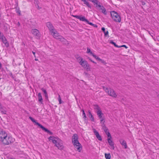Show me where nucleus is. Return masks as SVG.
<instances>
[{
	"mask_svg": "<svg viewBox=\"0 0 159 159\" xmlns=\"http://www.w3.org/2000/svg\"><path fill=\"white\" fill-rule=\"evenodd\" d=\"M48 139L49 141H51L52 143L55 144L56 146L59 149L62 150L64 146L63 145L62 141L58 138H55L53 136H50Z\"/></svg>",
	"mask_w": 159,
	"mask_h": 159,
	"instance_id": "f257e3e1",
	"label": "nucleus"
},
{
	"mask_svg": "<svg viewBox=\"0 0 159 159\" xmlns=\"http://www.w3.org/2000/svg\"><path fill=\"white\" fill-rule=\"evenodd\" d=\"M72 141L76 150L79 152H81L82 150V146L79 141L78 137L77 134H74L72 136Z\"/></svg>",
	"mask_w": 159,
	"mask_h": 159,
	"instance_id": "f03ea898",
	"label": "nucleus"
},
{
	"mask_svg": "<svg viewBox=\"0 0 159 159\" xmlns=\"http://www.w3.org/2000/svg\"><path fill=\"white\" fill-rule=\"evenodd\" d=\"M76 58L79 64L84 68L86 69L87 71L90 70V67L88 62L85 60H83L82 57L78 56Z\"/></svg>",
	"mask_w": 159,
	"mask_h": 159,
	"instance_id": "7ed1b4c3",
	"label": "nucleus"
},
{
	"mask_svg": "<svg viewBox=\"0 0 159 159\" xmlns=\"http://www.w3.org/2000/svg\"><path fill=\"white\" fill-rule=\"evenodd\" d=\"M14 141V139H13L11 136L8 135L7 134L6 136L1 141L4 144L8 145L13 142Z\"/></svg>",
	"mask_w": 159,
	"mask_h": 159,
	"instance_id": "20e7f679",
	"label": "nucleus"
},
{
	"mask_svg": "<svg viewBox=\"0 0 159 159\" xmlns=\"http://www.w3.org/2000/svg\"><path fill=\"white\" fill-rule=\"evenodd\" d=\"M103 89L108 94V95L113 98H116L117 97V95L113 89L111 88H105L104 87H103Z\"/></svg>",
	"mask_w": 159,
	"mask_h": 159,
	"instance_id": "39448f33",
	"label": "nucleus"
},
{
	"mask_svg": "<svg viewBox=\"0 0 159 159\" xmlns=\"http://www.w3.org/2000/svg\"><path fill=\"white\" fill-rule=\"evenodd\" d=\"M111 16L112 18L116 22H120L121 21L120 16L116 11H112L111 12Z\"/></svg>",
	"mask_w": 159,
	"mask_h": 159,
	"instance_id": "423d86ee",
	"label": "nucleus"
},
{
	"mask_svg": "<svg viewBox=\"0 0 159 159\" xmlns=\"http://www.w3.org/2000/svg\"><path fill=\"white\" fill-rule=\"evenodd\" d=\"M96 7L99 8V10L101 11L104 15H106L107 14V12L106 10L103 6L98 5V6H96Z\"/></svg>",
	"mask_w": 159,
	"mask_h": 159,
	"instance_id": "0eeeda50",
	"label": "nucleus"
},
{
	"mask_svg": "<svg viewBox=\"0 0 159 159\" xmlns=\"http://www.w3.org/2000/svg\"><path fill=\"white\" fill-rule=\"evenodd\" d=\"M51 33L52 34V36L54 38L58 40H59V38H60V36H61L59 34L56 30H53Z\"/></svg>",
	"mask_w": 159,
	"mask_h": 159,
	"instance_id": "6e6552de",
	"label": "nucleus"
},
{
	"mask_svg": "<svg viewBox=\"0 0 159 159\" xmlns=\"http://www.w3.org/2000/svg\"><path fill=\"white\" fill-rule=\"evenodd\" d=\"M7 134L2 129H0V140H2L6 136Z\"/></svg>",
	"mask_w": 159,
	"mask_h": 159,
	"instance_id": "1a4fd4ad",
	"label": "nucleus"
},
{
	"mask_svg": "<svg viewBox=\"0 0 159 159\" xmlns=\"http://www.w3.org/2000/svg\"><path fill=\"white\" fill-rule=\"evenodd\" d=\"M31 33L36 38H39L40 36V33L39 31L36 29H33L31 30Z\"/></svg>",
	"mask_w": 159,
	"mask_h": 159,
	"instance_id": "9d476101",
	"label": "nucleus"
},
{
	"mask_svg": "<svg viewBox=\"0 0 159 159\" xmlns=\"http://www.w3.org/2000/svg\"><path fill=\"white\" fill-rule=\"evenodd\" d=\"M46 26L49 29L51 33L55 30L52 24L50 22H48L46 23Z\"/></svg>",
	"mask_w": 159,
	"mask_h": 159,
	"instance_id": "9b49d317",
	"label": "nucleus"
},
{
	"mask_svg": "<svg viewBox=\"0 0 159 159\" xmlns=\"http://www.w3.org/2000/svg\"><path fill=\"white\" fill-rule=\"evenodd\" d=\"M111 138H108L107 139L108 142L111 146V148L112 149H114L115 147L114 146V144L113 141L111 140Z\"/></svg>",
	"mask_w": 159,
	"mask_h": 159,
	"instance_id": "f8f14e48",
	"label": "nucleus"
},
{
	"mask_svg": "<svg viewBox=\"0 0 159 159\" xmlns=\"http://www.w3.org/2000/svg\"><path fill=\"white\" fill-rule=\"evenodd\" d=\"M94 133L95 135L96 136V137H97V139L99 140L102 141V138H101V136L99 135L98 132L96 130H94Z\"/></svg>",
	"mask_w": 159,
	"mask_h": 159,
	"instance_id": "ddd939ff",
	"label": "nucleus"
},
{
	"mask_svg": "<svg viewBox=\"0 0 159 159\" xmlns=\"http://www.w3.org/2000/svg\"><path fill=\"white\" fill-rule=\"evenodd\" d=\"M119 142L123 146H124L125 148L126 149L127 148L126 143L125 140L123 139H120L119 140Z\"/></svg>",
	"mask_w": 159,
	"mask_h": 159,
	"instance_id": "4468645a",
	"label": "nucleus"
},
{
	"mask_svg": "<svg viewBox=\"0 0 159 159\" xmlns=\"http://www.w3.org/2000/svg\"><path fill=\"white\" fill-rule=\"evenodd\" d=\"M93 108L96 111L97 113L102 111L101 108L97 105H93Z\"/></svg>",
	"mask_w": 159,
	"mask_h": 159,
	"instance_id": "2eb2a0df",
	"label": "nucleus"
},
{
	"mask_svg": "<svg viewBox=\"0 0 159 159\" xmlns=\"http://www.w3.org/2000/svg\"><path fill=\"white\" fill-rule=\"evenodd\" d=\"M29 119L34 123H35V124L38 125L39 127L40 128H41V126H42L41 125L37 122L34 119H33L32 117L30 116L29 117Z\"/></svg>",
	"mask_w": 159,
	"mask_h": 159,
	"instance_id": "dca6fc26",
	"label": "nucleus"
},
{
	"mask_svg": "<svg viewBox=\"0 0 159 159\" xmlns=\"http://www.w3.org/2000/svg\"><path fill=\"white\" fill-rule=\"evenodd\" d=\"M73 16L75 17L77 19H79L80 20L84 21L85 20V18L84 16L81 17L80 16L77 15Z\"/></svg>",
	"mask_w": 159,
	"mask_h": 159,
	"instance_id": "f3484780",
	"label": "nucleus"
},
{
	"mask_svg": "<svg viewBox=\"0 0 159 159\" xmlns=\"http://www.w3.org/2000/svg\"><path fill=\"white\" fill-rule=\"evenodd\" d=\"M1 39L2 40L3 43L5 44L6 47H8L9 46V43L4 36Z\"/></svg>",
	"mask_w": 159,
	"mask_h": 159,
	"instance_id": "a211bd4d",
	"label": "nucleus"
},
{
	"mask_svg": "<svg viewBox=\"0 0 159 159\" xmlns=\"http://www.w3.org/2000/svg\"><path fill=\"white\" fill-rule=\"evenodd\" d=\"M41 128L43 130V131H45V132H46L47 133L49 134L50 135H52L53 134V133L52 132L50 131L48 129L45 128L43 126H41Z\"/></svg>",
	"mask_w": 159,
	"mask_h": 159,
	"instance_id": "6ab92c4d",
	"label": "nucleus"
},
{
	"mask_svg": "<svg viewBox=\"0 0 159 159\" xmlns=\"http://www.w3.org/2000/svg\"><path fill=\"white\" fill-rule=\"evenodd\" d=\"M60 38H59V40L63 43L64 44H66L67 42V41L66 39H65L62 36H60Z\"/></svg>",
	"mask_w": 159,
	"mask_h": 159,
	"instance_id": "aec40b11",
	"label": "nucleus"
},
{
	"mask_svg": "<svg viewBox=\"0 0 159 159\" xmlns=\"http://www.w3.org/2000/svg\"><path fill=\"white\" fill-rule=\"evenodd\" d=\"M88 116H89V117L90 118L91 120L92 121H94V118L93 116L92 115V113H91V111L89 110L88 111Z\"/></svg>",
	"mask_w": 159,
	"mask_h": 159,
	"instance_id": "412c9836",
	"label": "nucleus"
},
{
	"mask_svg": "<svg viewBox=\"0 0 159 159\" xmlns=\"http://www.w3.org/2000/svg\"><path fill=\"white\" fill-rule=\"evenodd\" d=\"M102 129L104 130L106 134H107V132H109L108 128L106 126L105 124L103 123L102 125Z\"/></svg>",
	"mask_w": 159,
	"mask_h": 159,
	"instance_id": "4be33fe9",
	"label": "nucleus"
},
{
	"mask_svg": "<svg viewBox=\"0 0 159 159\" xmlns=\"http://www.w3.org/2000/svg\"><path fill=\"white\" fill-rule=\"evenodd\" d=\"M84 21L86 22L88 24L93 26L94 27L97 28L98 27V26L97 25L94 24L91 22H90L87 19H85V20Z\"/></svg>",
	"mask_w": 159,
	"mask_h": 159,
	"instance_id": "5701e85b",
	"label": "nucleus"
},
{
	"mask_svg": "<svg viewBox=\"0 0 159 159\" xmlns=\"http://www.w3.org/2000/svg\"><path fill=\"white\" fill-rule=\"evenodd\" d=\"M102 30L105 36H108V37H109V36L108 35V32L107 30L106 31L105 29V28L104 27H102Z\"/></svg>",
	"mask_w": 159,
	"mask_h": 159,
	"instance_id": "b1692460",
	"label": "nucleus"
},
{
	"mask_svg": "<svg viewBox=\"0 0 159 159\" xmlns=\"http://www.w3.org/2000/svg\"><path fill=\"white\" fill-rule=\"evenodd\" d=\"M81 1H83L84 2V3L88 7L90 8H91V7L89 2L86 0H81Z\"/></svg>",
	"mask_w": 159,
	"mask_h": 159,
	"instance_id": "393cba45",
	"label": "nucleus"
},
{
	"mask_svg": "<svg viewBox=\"0 0 159 159\" xmlns=\"http://www.w3.org/2000/svg\"><path fill=\"white\" fill-rule=\"evenodd\" d=\"M38 98L39 101L42 103V102L43 98L41 93H40L38 94Z\"/></svg>",
	"mask_w": 159,
	"mask_h": 159,
	"instance_id": "a878e982",
	"label": "nucleus"
},
{
	"mask_svg": "<svg viewBox=\"0 0 159 159\" xmlns=\"http://www.w3.org/2000/svg\"><path fill=\"white\" fill-rule=\"evenodd\" d=\"M97 114L100 119H101L103 118L102 117V116L103 115V114L102 113V111L97 113Z\"/></svg>",
	"mask_w": 159,
	"mask_h": 159,
	"instance_id": "bb28decb",
	"label": "nucleus"
},
{
	"mask_svg": "<svg viewBox=\"0 0 159 159\" xmlns=\"http://www.w3.org/2000/svg\"><path fill=\"white\" fill-rule=\"evenodd\" d=\"M41 90L45 94V96L46 98H48V93H47L46 92V90L44 89L43 88H42L41 89Z\"/></svg>",
	"mask_w": 159,
	"mask_h": 159,
	"instance_id": "cd10ccee",
	"label": "nucleus"
},
{
	"mask_svg": "<svg viewBox=\"0 0 159 159\" xmlns=\"http://www.w3.org/2000/svg\"><path fill=\"white\" fill-rule=\"evenodd\" d=\"M91 1L93 2L94 3V5L96 4L97 6H98V5H100L98 3V2L99 3H100L97 0H91Z\"/></svg>",
	"mask_w": 159,
	"mask_h": 159,
	"instance_id": "c85d7f7f",
	"label": "nucleus"
},
{
	"mask_svg": "<svg viewBox=\"0 0 159 159\" xmlns=\"http://www.w3.org/2000/svg\"><path fill=\"white\" fill-rule=\"evenodd\" d=\"M105 157L106 159H110L111 157V155L110 153H105Z\"/></svg>",
	"mask_w": 159,
	"mask_h": 159,
	"instance_id": "c756f323",
	"label": "nucleus"
},
{
	"mask_svg": "<svg viewBox=\"0 0 159 159\" xmlns=\"http://www.w3.org/2000/svg\"><path fill=\"white\" fill-rule=\"evenodd\" d=\"M110 43L112 44H113L115 47L118 48V46L116 45V43L115 42H114L112 40H111Z\"/></svg>",
	"mask_w": 159,
	"mask_h": 159,
	"instance_id": "7c9ffc66",
	"label": "nucleus"
},
{
	"mask_svg": "<svg viewBox=\"0 0 159 159\" xmlns=\"http://www.w3.org/2000/svg\"><path fill=\"white\" fill-rule=\"evenodd\" d=\"M0 111H1V113L2 114H6V111L5 110H3L2 108V107H1L0 108Z\"/></svg>",
	"mask_w": 159,
	"mask_h": 159,
	"instance_id": "2f4dec72",
	"label": "nucleus"
},
{
	"mask_svg": "<svg viewBox=\"0 0 159 159\" xmlns=\"http://www.w3.org/2000/svg\"><path fill=\"white\" fill-rule=\"evenodd\" d=\"M82 113H83V115L84 116L83 117V118H84V119L86 118V114H85V113L84 111L83 110H82Z\"/></svg>",
	"mask_w": 159,
	"mask_h": 159,
	"instance_id": "473e14b6",
	"label": "nucleus"
},
{
	"mask_svg": "<svg viewBox=\"0 0 159 159\" xmlns=\"http://www.w3.org/2000/svg\"><path fill=\"white\" fill-rule=\"evenodd\" d=\"M100 119V122H101V123L102 125L103 123L104 124V123L105 122V121H104V118H102L101 119Z\"/></svg>",
	"mask_w": 159,
	"mask_h": 159,
	"instance_id": "72a5a7b5",
	"label": "nucleus"
},
{
	"mask_svg": "<svg viewBox=\"0 0 159 159\" xmlns=\"http://www.w3.org/2000/svg\"><path fill=\"white\" fill-rule=\"evenodd\" d=\"M91 52H92L91 51L90 49L89 48H87V53H90V54H91Z\"/></svg>",
	"mask_w": 159,
	"mask_h": 159,
	"instance_id": "f704fd0d",
	"label": "nucleus"
},
{
	"mask_svg": "<svg viewBox=\"0 0 159 159\" xmlns=\"http://www.w3.org/2000/svg\"><path fill=\"white\" fill-rule=\"evenodd\" d=\"M106 135L107 136V137H109V138H111V136L110 133L109 132H107V134H106Z\"/></svg>",
	"mask_w": 159,
	"mask_h": 159,
	"instance_id": "c9c22d12",
	"label": "nucleus"
},
{
	"mask_svg": "<svg viewBox=\"0 0 159 159\" xmlns=\"http://www.w3.org/2000/svg\"><path fill=\"white\" fill-rule=\"evenodd\" d=\"M58 100L59 102V104H61V99L60 95L58 96Z\"/></svg>",
	"mask_w": 159,
	"mask_h": 159,
	"instance_id": "e433bc0d",
	"label": "nucleus"
},
{
	"mask_svg": "<svg viewBox=\"0 0 159 159\" xmlns=\"http://www.w3.org/2000/svg\"><path fill=\"white\" fill-rule=\"evenodd\" d=\"M122 47H125L126 48H128V47L125 45H123L120 46H118V48H120Z\"/></svg>",
	"mask_w": 159,
	"mask_h": 159,
	"instance_id": "4c0bfd02",
	"label": "nucleus"
},
{
	"mask_svg": "<svg viewBox=\"0 0 159 159\" xmlns=\"http://www.w3.org/2000/svg\"><path fill=\"white\" fill-rule=\"evenodd\" d=\"M91 55H92V56L94 57L96 59H97V57H98L96 55H94L93 53L91 52Z\"/></svg>",
	"mask_w": 159,
	"mask_h": 159,
	"instance_id": "58836bf2",
	"label": "nucleus"
},
{
	"mask_svg": "<svg viewBox=\"0 0 159 159\" xmlns=\"http://www.w3.org/2000/svg\"><path fill=\"white\" fill-rule=\"evenodd\" d=\"M4 37V36L3 34L1 32H0V39H1Z\"/></svg>",
	"mask_w": 159,
	"mask_h": 159,
	"instance_id": "ea45409f",
	"label": "nucleus"
},
{
	"mask_svg": "<svg viewBox=\"0 0 159 159\" xmlns=\"http://www.w3.org/2000/svg\"><path fill=\"white\" fill-rule=\"evenodd\" d=\"M17 12L18 13L19 15H20V11L19 10H18L17 11Z\"/></svg>",
	"mask_w": 159,
	"mask_h": 159,
	"instance_id": "a19ab883",
	"label": "nucleus"
},
{
	"mask_svg": "<svg viewBox=\"0 0 159 159\" xmlns=\"http://www.w3.org/2000/svg\"><path fill=\"white\" fill-rule=\"evenodd\" d=\"M88 58L89 59V60H90L91 62H92L95 63V64H96V63L95 62H94V61H92L90 58L89 57Z\"/></svg>",
	"mask_w": 159,
	"mask_h": 159,
	"instance_id": "79ce46f5",
	"label": "nucleus"
},
{
	"mask_svg": "<svg viewBox=\"0 0 159 159\" xmlns=\"http://www.w3.org/2000/svg\"><path fill=\"white\" fill-rule=\"evenodd\" d=\"M97 59L98 61H102V60L100 58L98 57H97V59Z\"/></svg>",
	"mask_w": 159,
	"mask_h": 159,
	"instance_id": "37998d69",
	"label": "nucleus"
},
{
	"mask_svg": "<svg viewBox=\"0 0 159 159\" xmlns=\"http://www.w3.org/2000/svg\"><path fill=\"white\" fill-rule=\"evenodd\" d=\"M32 53H33V55H34V57H36V56H35V52H32Z\"/></svg>",
	"mask_w": 159,
	"mask_h": 159,
	"instance_id": "c03bdc74",
	"label": "nucleus"
},
{
	"mask_svg": "<svg viewBox=\"0 0 159 159\" xmlns=\"http://www.w3.org/2000/svg\"><path fill=\"white\" fill-rule=\"evenodd\" d=\"M17 25L18 26H20V23L19 22H18V23H17Z\"/></svg>",
	"mask_w": 159,
	"mask_h": 159,
	"instance_id": "a18cd8bd",
	"label": "nucleus"
},
{
	"mask_svg": "<svg viewBox=\"0 0 159 159\" xmlns=\"http://www.w3.org/2000/svg\"><path fill=\"white\" fill-rule=\"evenodd\" d=\"M145 2H143V3H142V5H145Z\"/></svg>",
	"mask_w": 159,
	"mask_h": 159,
	"instance_id": "49530a36",
	"label": "nucleus"
},
{
	"mask_svg": "<svg viewBox=\"0 0 159 159\" xmlns=\"http://www.w3.org/2000/svg\"><path fill=\"white\" fill-rule=\"evenodd\" d=\"M35 60L36 61H38V59H37V58H35Z\"/></svg>",
	"mask_w": 159,
	"mask_h": 159,
	"instance_id": "de8ad7c7",
	"label": "nucleus"
},
{
	"mask_svg": "<svg viewBox=\"0 0 159 159\" xmlns=\"http://www.w3.org/2000/svg\"><path fill=\"white\" fill-rule=\"evenodd\" d=\"M38 9H40V7H39V6H38Z\"/></svg>",
	"mask_w": 159,
	"mask_h": 159,
	"instance_id": "09e8293b",
	"label": "nucleus"
},
{
	"mask_svg": "<svg viewBox=\"0 0 159 159\" xmlns=\"http://www.w3.org/2000/svg\"><path fill=\"white\" fill-rule=\"evenodd\" d=\"M1 103H0V107L1 106Z\"/></svg>",
	"mask_w": 159,
	"mask_h": 159,
	"instance_id": "8fccbe9b",
	"label": "nucleus"
}]
</instances>
